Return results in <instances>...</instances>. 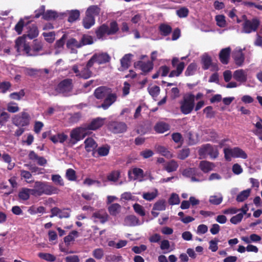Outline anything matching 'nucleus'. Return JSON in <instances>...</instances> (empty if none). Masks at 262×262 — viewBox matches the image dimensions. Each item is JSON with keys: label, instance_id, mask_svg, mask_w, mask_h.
I'll use <instances>...</instances> for the list:
<instances>
[{"label": "nucleus", "instance_id": "4", "mask_svg": "<svg viewBox=\"0 0 262 262\" xmlns=\"http://www.w3.org/2000/svg\"><path fill=\"white\" fill-rule=\"evenodd\" d=\"M195 96L188 94L183 97L180 102V111L184 115L190 114L194 108Z\"/></svg>", "mask_w": 262, "mask_h": 262}, {"label": "nucleus", "instance_id": "28", "mask_svg": "<svg viewBox=\"0 0 262 262\" xmlns=\"http://www.w3.org/2000/svg\"><path fill=\"white\" fill-rule=\"evenodd\" d=\"M233 58L236 65L241 66L245 60L244 54L242 50H239L234 52L233 55Z\"/></svg>", "mask_w": 262, "mask_h": 262}, {"label": "nucleus", "instance_id": "62", "mask_svg": "<svg viewBox=\"0 0 262 262\" xmlns=\"http://www.w3.org/2000/svg\"><path fill=\"white\" fill-rule=\"evenodd\" d=\"M11 84L8 81H4L0 82V90L2 93H6L8 90L11 88Z\"/></svg>", "mask_w": 262, "mask_h": 262}, {"label": "nucleus", "instance_id": "8", "mask_svg": "<svg viewBox=\"0 0 262 262\" xmlns=\"http://www.w3.org/2000/svg\"><path fill=\"white\" fill-rule=\"evenodd\" d=\"M199 156L206 158L209 155L211 158L215 159L219 156V151L216 148L213 147L210 144H206L202 145L199 150Z\"/></svg>", "mask_w": 262, "mask_h": 262}, {"label": "nucleus", "instance_id": "24", "mask_svg": "<svg viewBox=\"0 0 262 262\" xmlns=\"http://www.w3.org/2000/svg\"><path fill=\"white\" fill-rule=\"evenodd\" d=\"M138 65L140 67L142 71L145 73L149 72L154 68L153 62L150 61H148L147 62L139 61Z\"/></svg>", "mask_w": 262, "mask_h": 262}, {"label": "nucleus", "instance_id": "46", "mask_svg": "<svg viewBox=\"0 0 262 262\" xmlns=\"http://www.w3.org/2000/svg\"><path fill=\"white\" fill-rule=\"evenodd\" d=\"M39 34V31L37 27L36 26H32L30 27L28 32V36L30 39H33L36 38Z\"/></svg>", "mask_w": 262, "mask_h": 262}, {"label": "nucleus", "instance_id": "9", "mask_svg": "<svg viewBox=\"0 0 262 262\" xmlns=\"http://www.w3.org/2000/svg\"><path fill=\"white\" fill-rule=\"evenodd\" d=\"M73 87L72 80L71 79H66L58 84L55 91L58 93L63 94L64 96H68L72 91Z\"/></svg>", "mask_w": 262, "mask_h": 262}, {"label": "nucleus", "instance_id": "44", "mask_svg": "<svg viewBox=\"0 0 262 262\" xmlns=\"http://www.w3.org/2000/svg\"><path fill=\"white\" fill-rule=\"evenodd\" d=\"M202 61L203 63V69L204 70L208 69L211 65L212 63V59L211 58L207 55H203L202 59Z\"/></svg>", "mask_w": 262, "mask_h": 262}, {"label": "nucleus", "instance_id": "29", "mask_svg": "<svg viewBox=\"0 0 262 262\" xmlns=\"http://www.w3.org/2000/svg\"><path fill=\"white\" fill-rule=\"evenodd\" d=\"M68 137V136L64 133H59L56 135L51 136L50 139L54 144H56L58 142L62 143L67 140Z\"/></svg>", "mask_w": 262, "mask_h": 262}, {"label": "nucleus", "instance_id": "38", "mask_svg": "<svg viewBox=\"0 0 262 262\" xmlns=\"http://www.w3.org/2000/svg\"><path fill=\"white\" fill-rule=\"evenodd\" d=\"M38 256L49 262H53L56 260V257L50 253L40 252L38 254Z\"/></svg>", "mask_w": 262, "mask_h": 262}, {"label": "nucleus", "instance_id": "17", "mask_svg": "<svg viewBox=\"0 0 262 262\" xmlns=\"http://www.w3.org/2000/svg\"><path fill=\"white\" fill-rule=\"evenodd\" d=\"M67 48L70 50V53L72 54H77V48H81V45L80 41H78L75 38H71L69 39L66 43Z\"/></svg>", "mask_w": 262, "mask_h": 262}, {"label": "nucleus", "instance_id": "56", "mask_svg": "<svg viewBox=\"0 0 262 262\" xmlns=\"http://www.w3.org/2000/svg\"><path fill=\"white\" fill-rule=\"evenodd\" d=\"M42 35L45 37V40L49 43H52L55 40V34L54 32H43Z\"/></svg>", "mask_w": 262, "mask_h": 262}, {"label": "nucleus", "instance_id": "50", "mask_svg": "<svg viewBox=\"0 0 262 262\" xmlns=\"http://www.w3.org/2000/svg\"><path fill=\"white\" fill-rule=\"evenodd\" d=\"M196 70V65L195 63H191L187 68L185 72L186 76L193 75Z\"/></svg>", "mask_w": 262, "mask_h": 262}, {"label": "nucleus", "instance_id": "30", "mask_svg": "<svg viewBox=\"0 0 262 262\" xmlns=\"http://www.w3.org/2000/svg\"><path fill=\"white\" fill-rule=\"evenodd\" d=\"M179 62V59L178 57H173L171 60V64L173 68L176 67V70L177 71V73L181 74L185 68V63L182 61L178 63Z\"/></svg>", "mask_w": 262, "mask_h": 262}, {"label": "nucleus", "instance_id": "2", "mask_svg": "<svg viewBox=\"0 0 262 262\" xmlns=\"http://www.w3.org/2000/svg\"><path fill=\"white\" fill-rule=\"evenodd\" d=\"M118 25L116 21L110 23L108 26L106 24H103L99 26L95 30L96 37L99 40H103L105 35H115L119 31Z\"/></svg>", "mask_w": 262, "mask_h": 262}, {"label": "nucleus", "instance_id": "36", "mask_svg": "<svg viewBox=\"0 0 262 262\" xmlns=\"http://www.w3.org/2000/svg\"><path fill=\"white\" fill-rule=\"evenodd\" d=\"M125 222L129 226H135L139 225V219L134 215L127 216L125 219Z\"/></svg>", "mask_w": 262, "mask_h": 262}, {"label": "nucleus", "instance_id": "61", "mask_svg": "<svg viewBox=\"0 0 262 262\" xmlns=\"http://www.w3.org/2000/svg\"><path fill=\"white\" fill-rule=\"evenodd\" d=\"M180 198L178 194L172 193L169 199L168 202L170 205H178L180 203Z\"/></svg>", "mask_w": 262, "mask_h": 262}, {"label": "nucleus", "instance_id": "53", "mask_svg": "<svg viewBox=\"0 0 262 262\" xmlns=\"http://www.w3.org/2000/svg\"><path fill=\"white\" fill-rule=\"evenodd\" d=\"M51 180L57 185L63 186L64 185L63 180L59 174H53L51 177Z\"/></svg>", "mask_w": 262, "mask_h": 262}, {"label": "nucleus", "instance_id": "45", "mask_svg": "<svg viewBox=\"0 0 262 262\" xmlns=\"http://www.w3.org/2000/svg\"><path fill=\"white\" fill-rule=\"evenodd\" d=\"M158 194V191L157 189L151 192H145L143 194V198L147 201H151L155 199Z\"/></svg>", "mask_w": 262, "mask_h": 262}, {"label": "nucleus", "instance_id": "35", "mask_svg": "<svg viewBox=\"0 0 262 262\" xmlns=\"http://www.w3.org/2000/svg\"><path fill=\"white\" fill-rule=\"evenodd\" d=\"M178 166L177 162L172 160L165 165L164 169L168 172H171L176 171Z\"/></svg>", "mask_w": 262, "mask_h": 262}, {"label": "nucleus", "instance_id": "51", "mask_svg": "<svg viewBox=\"0 0 262 262\" xmlns=\"http://www.w3.org/2000/svg\"><path fill=\"white\" fill-rule=\"evenodd\" d=\"M25 95L24 90H21L18 92H13L11 93L9 97L11 99L17 100H20Z\"/></svg>", "mask_w": 262, "mask_h": 262}, {"label": "nucleus", "instance_id": "58", "mask_svg": "<svg viewBox=\"0 0 262 262\" xmlns=\"http://www.w3.org/2000/svg\"><path fill=\"white\" fill-rule=\"evenodd\" d=\"M190 155V149L188 148H183L180 150L178 158L181 160H184Z\"/></svg>", "mask_w": 262, "mask_h": 262}, {"label": "nucleus", "instance_id": "23", "mask_svg": "<svg viewBox=\"0 0 262 262\" xmlns=\"http://www.w3.org/2000/svg\"><path fill=\"white\" fill-rule=\"evenodd\" d=\"M92 217L99 220L101 223L104 224L108 221L109 216L105 211L99 210L93 213Z\"/></svg>", "mask_w": 262, "mask_h": 262}, {"label": "nucleus", "instance_id": "49", "mask_svg": "<svg viewBox=\"0 0 262 262\" xmlns=\"http://www.w3.org/2000/svg\"><path fill=\"white\" fill-rule=\"evenodd\" d=\"M165 202L164 200H159L157 201L154 205L152 210L162 211L165 210Z\"/></svg>", "mask_w": 262, "mask_h": 262}, {"label": "nucleus", "instance_id": "3", "mask_svg": "<svg viewBox=\"0 0 262 262\" xmlns=\"http://www.w3.org/2000/svg\"><path fill=\"white\" fill-rule=\"evenodd\" d=\"M35 188H36L39 196L42 194L51 195L58 194L60 190L57 187L49 184L47 182L36 181L35 182Z\"/></svg>", "mask_w": 262, "mask_h": 262}, {"label": "nucleus", "instance_id": "12", "mask_svg": "<svg viewBox=\"0 0 262 262\" xmlns=\"http://www.w3.org/2000/svg\"><path fill=\"white\" fill-rule=\"evenodd\" d=\"M15 48L18 53H20L21 51H24L28 56L29 44L26 42L24 37H19L16 39Z\"/></svg>", "mask_w": 262, "mask_h": 262}, {"label": "nucleus", "instance_id": "42", "mask_svg": "<svg viewBox=\"0 0 262 262\" xmlns=\"http://www.w3.org/2000/svg\"><path fill=\"white\" fill-rule=\"evenodd\" d=\"M120 177V172L119 170H113L107 176L109 181L117 182Z\"/></svg>", "mask_w": 262, "mask_h": 262}, {"label": "nucleus", "instance_id": "27", "mask_svg": "<svg viewBox=\"0 0 262 262\" xmlns=\"http://www.w3.org/2000/svg\"><path fill=\"white\" fill-rule=\"evenodd\" d=\"M214 167V164L207 161H202L200 162L199 168L204 173H208L212 170Z\"/></svg>", "mask_w": 262, "mask_h": 262}, {"label": "nucleus", "instance_id": "22", "mask_svg": "<svg viewBox=\"0 0 262 262\" xmlns=\"http://www.w3.org/2000/svg\"><path fill=\"white\" fill-rule=\"evenodd\" d=\"M94 56L99 64L107 63L111 60V57L107 53H95Z\"/></svg>", "mask_w": 262, "mask_h": 262}, {"label": "nucleus", "instance_id": "54", "mask_svg": "<svg viewBox=\"0 0 262 262\" xmlns=\"http://www.w3.org/2000/svg\"><path fill=\"white\" fill-rule=\"evenodd\" d=\"M7 110L10 113H14L17 112L19 108L16 103L11 102L8 104Z\"/></svg>", "mask_w": 262, "mask_h": 262}, {"label": "nucleus", "instance_id": "57", "mask_svg": "<svg viewBox=\"0 0 262 262\" xmlns=\"http://www.w3.org/2000/svg\"><path fill=\"white\" fill-rule=\"evenodd\" d=\"M133 208L134 211L140 216H144L145 215V212L144 208L141 205L138 203H135L133 205Z\"/></svg>", "mask_w": 262, "mask_h": 262}, {"label": "nucleus", "instance_id": "21", "mask_svg": "<svg viewBox=\"0 0 262 262\" xmlns=\"http://www.w3.org/2000/svg\"><path fill=\"white\" fill-rule=\"evenodd\" d=\"M233 77L237 82L245 83L247 80V74L244 70L239 69L234 72Z\"/></svg>", "mask_w": 262, "mask_h": 262}, {"label": "nucleus", "instance_id": "11", "mask_svg": "<svg viewBox=\"0 0 262 262\" xmlns=\"http://www.w3.org/2000/svg\"><path fill=\"white\" fill-rule=\"evenodd\" d=\"M117 99L116 93H112L111 91L105 97L103 103L97 106L98 108H102L104 110H107Z\"/></svg>", "mask_w": 262, "mask_h": 262}, {"label": "nucleus", "instance_id": "10", "mask_svg": "<svg viewBox=\"0 0 262 262\" xmlns=\"http://www.w3.org/2000/svg\"><path fill=\"white\" fill-rule=\"evenodd\" d=\"M108 128L114 134L125 132L127 129L126 124L123 122L111 121L108 124Z\"/></svg>", "mask_w": 262, "mask_h": 262}, {"label": "nucleus", "instance_id": "41", "mask_svg": "<svg viewBox=\"0 0 262 262\" xmlns=\"http://www.w3.org/2000/svg\"><path fill=\"white\" fill-rule=\"evenodd\" d=\"M250 189H247L241 191L236 196V201L242 202L246 200L250 195Z\"/></svg>", "mask_w": 262, "mask_h": 262}, {"label": "nucleus", "instance_id": "48", "mask_svg": "<svg viewBox=\"0 0 262 262\" xmlns=\"http://www.w3.org/2000/svg\"><path fill=\"white\" fill-rule=\"evenodd\" d=\"M209 201L211 204L218 205L222 202L223 196L221 194H220V196L211 195L209 198Z\"/></svg>", "mask_w": 262, "mask_h": 262}, {"label": "nucleus", "instance_id": "40", "mask_svg": "<svg viewBox=\"0 0 262 262\" xmlns=\"http://www.w3.org/2000/svg\"><path fill=\"white\" fill-rule=\"evenodd\" d=\"M78 236V232L76 230H73L70 232L69 235L65 236L64 242L67 245H69L70 243L74 241L75 237Z\"/></svg>", "mask_w": 262, "mask_h": 262}, {"label": "nucleus", "instance_id": "13", "mask_svg": "<svg viewBox=\"0 0 262 262\" xmlns=\"http://www.w3.org/2000/svg\"><path fill=\"white\" fill-rule=\"evenodd\" d=\"M71 211L69 208H64L61 210L58 207H55L51 209L50 217L58 216L59 219L68 218L70 216Z\"/></svg>", "mask_w": 262, "mask_h": 262}, {"label": "nucleus", "instance_id": "34", "mask_svg": "<svg viewBox=\"0 0 262 262\" xmlns=\"http://www.w3.org/2000/svg\"><path fill=\"white\" fill-rule=\"evenodd\" d=\"M257 119L258 121L255 124L253 123V125L257 128V130L254 131L253 133L256 135L258 136L259 139L262 141V119L257 116Z\"/></svg>", "mask_w": 262, "mask_h": 262}, {"label": "nucleus", "instance_id": "47", "mask_svg": "<svg viewBox=\"0 0 262 262\" xmlns=\"http://www.w3.org/2000/svg\"><path fill=\"white\" fill-rule=\"evenodd\" d=\"M110 149V146L106 145L98 147L97 149V152L99 156L104 157L108 155Z\"/></svg>", "mask_w": 262, "mask_h": 262}, {"label": "nucleus", "instance_id": "15", "mask_svg": "<svg viewBox=\"0 0 262 262\" xmlns=\"http://www.w3.org/2000/svg\"><path fill=\"white\" fill-rule=\"evenodd\" d=\"M105 118L97 117L93 119L91 122L85 126L86 130H95L101 127L104 124Z\"/></svg>", "mask_w": 262, "mask_h": 262}, {"label": "nucleus", "instance_id": "63", "mask_svg": "<svg viewBox=\"0 0 262 262\" xmlns=\"http://www.w3.org/2000/svg\"><path fill=\"white\" fill-rule=\"evenodd\" d=\"M103 255V250L101 248L96 249L93 252V256L97 259H101Z\"/></svg>", "mask_w": 262, "mask_h": 262}, {"label": "nucleus", "instance_id": "37", "mask_svg": "<svg viewBox=\"0 0 262 262\" xmlns=\"http://www.w3.org/2000/svg\"><path fill=\"white\" fill-rule=\"evenodd\" d=\"M80 42L81 45V47L86 45H92L94 43L93 38L91 35L83 34L80 39Z\"/></svg>", "mask_w": 262, "mask_h": 262}, {"label": "nucleus", "instance_id": "25", "mask_svg": "<svg viewBox=\"0 0 262 262\" xmlns=\"http://www.w3.org/2000/svg\"><path fill=\"white\" fill-rule=\"evenodd\" d=\"M169 125L164 122H158L154 126V130L156 133L159 134H162L164 132L169 130Z\"/></svg>", "mask_w": 262, "mask_h": 262}, {"label": "nucleus", "instance_id": "5", "mask_svg": "<svg viewBox=\"0 0 262 262\" xmlns=\"http://www.w3.org/2000/svg\"><path fill=\"white\" fill-rule=\"evenodd\" d=\"M224 153L225 159L227 161H230L232 157L243 159H246L248 158L245 151L238 147L233 148H225L224 149Z\"/></svg>", "mask_w": 262, "mask_h": 262}, {"label": "nucleus", "instance_id": "60", "mask_svg": "<svg viewBox=\"0 0 262 262\" xmlns=\"http://www.w3.org/2000/svg\"><path fill=\"white\" fill-rule=\"evenodd\" d=\"M203 111L204 113H205L207 118H212L214 117L215 112L213 111L212 106H208L204 109Z\"/></svg>", "mask_w": 262, "mask_h": 262}, {"label": "nucleus", "instance_id": "55", "mask_svg": "<svg viewBox=\"0 0 262 262\" xmlns=\"http://www.w3.org/2000/svg\"><path fill=\"white\" fill-rule=\"evenodd\" d=\"M18 197L20 200L23 201L28 200L29 198V194L27 191V188H22L18 193Z\"/></svg>", "mask_w": 262, "mask_h": 262}, {"label": "nucleus", "instance_id": "18", "mask_svg": "<svg viewBox=\"0 0 262 262\" xmlns=\"http://www.w3.org/2000/svg\"><path fill=\"white\" fill-rule=\"evenodd\" d=\"M133 56V55L130 53L125 54L120 59L121 67L118 69L119 71H123L129 68L131 64V60Z\"/></svg>", "mask_w": 262, "mask_h": 262}, {"label": "nucleus", "instance_id": "59", "mask_svg": "<svg viewBox=\"0 0 262 262\" xmlns=\"http://www.w3.org/2000/svg\"><path fill=\"white\" fill-rule=\"evenodd\" d=\"M132 171L135 176L134 180H136L139 178H143L144 177V171L141 168L137 167L134 168Z\"/></svg>", "mask_w": 262, "mask_h": 262}, {"label": "nucleus", "instance_id": "19", "mask_svg": "<svg viewBox=\"0 0 262 262\" xmlns=\"http://www.w3.org/2000/svg\"><path fill=\"white\" fill-rule=\"evenodd\" d=\"M111 89L106 86H99L94 91V95L98 99H102L108 94Z\"/></svg>", "mask_w": 262, "mask_h": 262}, {"label": "nucleus", "instance_id": "26", "mask_svg": "<svg viewBox=\"0 0 262 262\" xmlns=\"http://www.w3.org/2000/svg\"><path fill=\"white\" fill-rule=\"evenodd\" d=\"M101 9L97 5H92L88 7L85 12V16H96L99 15Z\"/></svg>", "mask_w": 262, "mask_h": 262}, {"label": "nucleus", "instance_id": "1", "mask_svg": "<svg viewBox=\"0 0 262 262\" xmlns=\"http://www.w3.org/2000/svg\"><path fill=\"white\" fill-rule=\"evenodd\" d=\"M34 16H80V13L78 10H67L66 12L58 13L56 11L48 10L46 11L45 6H41L36 10Z\"/></svg>", "mask_w": 262, "mask_h": 262}, {"label": "nucleus", "instance_id": "20", "mask_svg": "<svg viewBox=\"0 0 262 262\" xmlns=\"http://www.w3.org/2000/svg\"><path fill=\"white\" fill-rule=\"evenodd\" d=\"M231 53V48L227 47L221 50L219 53L220 61L224 64L228 63Z\"/></svg>", "mask_w": 262, "mask_h": 262}, {"label": "nucleus", "instance_id": "7", "mask_svg": "<svg viewBox=\"0 0 262 262\" xmlns=\"http://www.w3.org/2000/svg\"><path fill=\"white\" fill-rule=\"evenodd\" d=\"M244 21L243 24L242 32L245 33H250L256 31L259 25L260 21L257 18H253L252 19H248L247 17H244Z\"/></svg>", "mask_w": 262, "mask_h": 262}, {"label": "nucleus", "instance_id": "33", "mask_svg": "<svg viewBox=\"0 0 262 262\" xmlns=\"http://www.w3.org/2000/svg\"><path fill=\"white\" fill-rule=\"evenodd\" d=\"M121 206L118 203H114L111 204L108 207V211L112 216H116L121 210Z\"/></svg>", "mask_w": 262, "mask_h": 262}, {"label": "nucleus", "instance_id": "6", "mask_svg": "<svg viewBox=\"0 0 262 262\" xmlns=\"http://www.w3.org/2000/svg\"><path fill=\"white\" fill-rule=\"evenodd\" d=\"M31 117L30 115L23 111L18 114L14 115L12 119L13 124L17 127H25L30 124Z\"/></svg>", "mask_w": 262, "mask_h": 262}, {"label": "nucleus", "instance_id": "14", "mask_svg": "<svg viewBox=\"0 0 262 262\" xmlns=\"http://www.w3.org/2000/svg\"><path fill=\"white\" fill-rule=\"evenodd\" d=\"M43 50V43L38 39H34L33 41L32 47L29 46L28 56H36L39 55V52Z\"/></svg>", "mask_w": 262, "mask_h": 262}, {"label": "nucleus", "instance_id": "39", "mask_svg": "<svg viewBox=\"0 0 262 262\" xmlns=\"http://www.w3.org/2000/svg\"><path fill=\"white\" fill-rule=\"evenodd\" d=\"M92 72L90 70V69L85 66L80 70L79 77L84 79H87L92 76Z\"/></svg>", "mask_w": 262, "mask_h": 262}, {"label": "nucleus", "instance_id": "31", "mask_svg": "<svg viewBox=\"0 0 262 262\" xmlns=\"http://www.w3.org/2000/svg\"><path fill=\"white\" fill-rule=\"evenodd\" d=\"M85 149L88 152L94 150L97 146V144L92 138H88L84 141Z\"/></svg>", "mask_w": 262, "mask_h": 262}, {"label": "nucleus", "instance_id": "16", "mask_svg": "<svg viewBox=\"0 0 262 262\" xmlns=\"http://www.w3.org/2000/svg\"><path fill=\"white\" fill-rule=\"evenodd\" d=\"M86 130L85 127H79L72 129L70 133L71 143L75 144L80 141L81 139V135Z\"/></svg>", "mask_w": 262, "mask_h": 262}, {"label": "nucleus", "instance_id": "32", "mask_svg": "<svg viewBox=\"0 0 262 262\" xmlns=\"http://www.w3.org/2000/svg\"><path fill=\"white\" fill-rule=\"evenodd\" d=\"M161 35L164 36L169 35L172 32V28L166 24H161L159 27Z\"/></svg>", "mask_w": 262, "mask_h": 262}, {"label": "nucleus", "instance_id": "64", "mask_svg": "<svg viewBox=\"0 0 262 262\" xmlns=\"http://www.w3.org/2000/svg\"><path fill=\"white\" fill-rule=\"evenodd\" d=\"M243 218V214L242 213H238L230 219V222L233 224H237L241 222Z\"/></svg>", "mask_w": 262, "mask_h": 262}, {"label": "nucleus", "instance_id": "52", "mask_svg": "<svg viewBox=\"0 0 262 262\" xmlns=\"http://www.w3.org/2000/svg\"><path fill=\"white\" fill-rule=\"evenodd\" d=\"M66 176L67 179L71 181H75L77 178L75 171L72 168H69L67 170Z\"/></svg>", "mask_w": 262, "mask_h": 262}, {"label": "nucleus", "instance_id": "43", "mask_svg": "<svg viewBox=\"0 0 262 262\" xmlns=\"http://www.w3.org/2000/svg\"><path fill=\"white\" fill-rule=\"evenodd\" d=\"M95 23V17H84L82 20L83 26L85 29H90Z\"/></svg>", "mask_w": 262, "mask_h": 262}]
</instances>
